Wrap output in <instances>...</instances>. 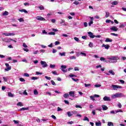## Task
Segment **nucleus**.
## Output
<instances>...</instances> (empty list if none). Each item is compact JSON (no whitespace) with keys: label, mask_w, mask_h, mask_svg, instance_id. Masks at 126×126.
<instances>
[{"label":"nucleus","mask_w":126,"mask_h":126,"mask_svg":"<svg viewBox=\"0 0 126 126\" xmlns=\"http://www.w3.org/2000/svg\"><path fill=\"white\" fill-rule=\"evenodd\" d=\"M107 61H105V63H117L118 61V57H113L112 58H107Z\"/></svg>","instance_id":"f257e3e1"},{"label":"nucleus","mask_w":126,"mask_h":126,"mask_svg":"<svg viewBox=\"0 0 126 126\" xmlns=\"http://www.w3.org/2000/svg\"><path fill=\"white\" fill-rule=\"evenodd\" d=\"M122 97H126V95L122 93H117L115 94L112 95V98H113V99H115V98H120Z\"/></svg>","instance_id":"f03ea898"},{"label":"nucleus","mask_w":126,"mask_h":126,"mask_svg":"<svg viewBox=\"0 0 126 126\" xmlns=\"http://www.w3.org/2000/svg\"><path fill=\"white\" fill-rule=\"evenodd\" d=\"M111 88H113L114 90H117V89H122L123 87L117 85H112L111 86Z\"/></svg>","instance_id":"7ed1b4c3"},{"label":"nucleus","mask_w":126,"mask_h":126,"mask_svg":"<svg viewBox=\"0 0 126 126\" xmlns=\"http://www.w3.org/2000/svg\"><path fill=\"white\" fill-rule=\"evenodd\" d=\"M40 63L43 68L47 67V66H48V64H47V63L45 61H41L40 62Z\"/></svg>","instance_id":"20e7f679"},{"label":"nucleus","mask_w":126,"mask_h":126,"mask_svg":"<svg viewBox=\"0 0 126 126\" xmlns=\"http://www.w3.org/2000/svg\"><path fill=\"white\" fill-rule=\"evenodd\" d=\"M36 19H37V20H39L40 21H46V19L45 18L40 16H37L36 17Z\"/></svg>","instance_id":"39448f33"},{"label":"nucleus","mask_w":126,"mask_h":126,"mask_svg":"<svg viewBox=\"0 0 126 126\" xmlns=\"http://www.w3.org/2000/svg\"><path fill=\"white\" fill-rule=\"evenodd\" d=\"M88 34L89 36L90 37V38H91V39H94V38H95V35H94L93 33H92V32H88Z\"/></svg>","instance_id":"423d86ee"},{"label":"nucleus","mask_w":126,"mask_h":126,"mask_svg":"<svg viewBox=\"0 0 126 126\" xmlns=\"http://www.w3.org/2000/svg\"><path fill=\"white\" fill-rule=\"evenodd\" d=\"M5 65L6 66V68H5V71H8L9 70H10L11 69V66H9V64L7 63H5Z\"/></svg>","instance_id":"0eeeda50"},{"label":"nucleus","mask_w":126,"mask_h":126,"mask_svg":"<svg viewBox=\"0 0 126 126\" xmlns=\"http://www.w3.org/2000/svg\"><path fill=\"white\" fill-rule=\"evenodd\" d=\"M66 68V65H62L61 66V69L63 72H67V69H65Z\"/></svg>","instance_id":"6e6552de"},{"label":"nucleus","mask_w":126,"mask_h":126,"mask_svg":"<svg viewBox=\"0 0 126 126\" xmlns=\"http://www.w3.org/2000/svg\"><path fill=\"white\" fill-rule=\"evenodd\" d=\"M110 30L111 31H114V32H117V31L119 30V29H118L116 26H113L112 27L110 28Z\"/></svg>","instance_id":"1a4fd4ad"},{"label":"nucleus","mask_w":126,"mask_h":126,"mask_svg":"<svg viewBox=\"0 0 126 126\" xmlns=\"http://www.w3.org/2000/svg\"><path fill=\"white\" fill-rule=\"evenodd\" d=\"M3 35L5 36H14L15 34L14 33L10 32V33H3Z\"/></svg>","instance_id":"9d476101"},{"label":"nucleus","mask_w":126,"mask_h":126,"mask_svg":"<svg viewBox=\"0 0 126 126\" xmlns=\"http://www.w3.org/2000/svg\"><path fill=\"white\" fill-rule=\"evenodd\" d=\"M103 101H111V99L110 98V97L107 96H104L103 98Z\"/></svg>","instance_id":"9b49d317"},{"label":"nucleus","mask_w":126,"mask_h":126,"mask_svg":"<svg viewBox=\"0 0 126 126\" xmlns=\"http://www.w3.org/2000/svg\"><path fill=\"white\" fill-rule=\"evenodd\" d=\"M102 47H104L105 49H106V50H108L110 48V45H109V44H106V45L103 44L102 45Z\"/></svg>","instance_id":"f8f14e48"},{"label":"nucleus","mask_w":126,"mask_h":126,"mask_svg":"<svg viewBox=\"0 0 126 126\" xmlns=\"http://www.w3.org/2000/svg\"><path fill=\"white\" fill-rule=\"evenodd\" d=\"M8 97H14V94H13L12 93L10 92H8L7 93Z\"/></svg>","instance_id":"ddd939ff"},{"label":"nucleus","mask_w":126,"mask_h":126,"mask_svg":"<svg viewBox=\"0 0 126 126\" xmlns=\"http://www.w3.org/2000/svg\"><path fill=\"white\" fill-rule=\"evenodd\" d=\"M69 96H71V97H74V92L71 91L69 93Z\"/></svg>","instance_id":"4468645a"},{"label":"nucleus","mask_w":126,"mask_h":126,"mask_svg":"<svg viewBox=\"0 0 126 126\" xmlns=\"http://www.w3.org/2000/svg\"><path fill=\"white\" fill-rule=\"evenodd\" d=\"M101 107H102L103 111H106V110L108 109V107H107V106H106L105 105H101Z\"/></svg>","instance_id":"2eb2a0df"},{"label":"nucleus","mask_w":126,"mask_h":126,"mask_svg":"<svg viewBox=\"0 0 126 126\" xmlns=\"http://www.w3.org/2000/svg\"><path fill=\"white\" fill-rule=\"evenodd\" d=\"M108 73L111 74V75H115V74H116V73H115V72H114V71L112 70H109Z\"/></svg>","instance_id":"dca6fc26"},{"label":"nucleus","mask_w":126,"mask_h":126,"mask_svg":"<svg viewBox=\"0 0 126 126\" xmlns=\"http://www.w3.org/2000/svg\"><path fill=\"white\" fill-rule=\"evenodd\" d=\"M65 54H66V53L63 52V53H60L59 55L60 56H61V57H65Z\"/></svg>","instance_id":"f3484780"},{"label":"nucleus","mask_w":126,"mask_h":126,"mask_svg":"<svg viewBox=\"0 0 126 126\" xmlns=\"http://www.w3.org/2000/svg\"><path fill=\"white\" fill-rule=\"evenodd\" d=\"M19 11H20L21 12H25V13H28V11H27V10H26V9H25L19 10Z\"/></svg>","instance_id":"a211bd4d"},{"label":"nucleus","mask_w":126,"mask_h":126,"mask_svg":"<svg viewBox=\"0 0 126 126\" xmlns=\"http://www.w3.org/2000/svg\"><path fill=\"white\" fill-rule=\"evenodd\" d=\"M106 42H113V39L109 38H107L105 41Z\"/></svg>","instance_id":"6ab92c4d"},{"label":"nucleus","mask_w":126,"mask_h":126,"mask_svg":"<svg viewBox=\"0 0 126 126\" xmlns=\"http://www.w3.org/2000/svg\"><path fill=\"white\" fill-rule=\"evenodd\" d=\"M102 124L101 123L100 121H98V122L95 123V126H101Z\"/></svg>","instance_id":"aec40b11"},{"label":"nucleus","mask_w":126,"mask_h":126,"mask_svg":"<svg viewBox=\"0 0 126 126\" xmlns=\"http://www.w3.org/2000/svg\"><path fill=\"white\" fill-rule=\"evenodd\" d=\"M17 105L19 106V107H23V103L21 102H19L17 103Z\"/></svg>","instance_id":"412c9836"},{"label":"nucleus","mask_w":126,"mask_h":126,"mask_svg":"<svg viewBox=\"0 0 126 126\" xmlns=\"http://www.w3.org/2000/svg\"><path fill=\"white\" fill-rule=\"evenodd\" d=\"M26 110H29V107H23L20 109V111H25Z\"/></svg>","instance_id":"4be33fe9"},{"label":"nucleus","mask_w":126,"mask_h":126,"mask_svg":"<svg viewBox=\"0 0 126 126\" xmlns=\"http://www.w3.org/2000/svg\"><path fill=\"white\" fill-rule=\"evenodd\" d=\"M100 60L101 61V62H104L105 63H106V62H107V61H106V59H105V58L104 57H101L100 58Z\"/></svg>","instance_id":"5701e85b"},{"label":"nucleus","mask_w":126,"mask_h":126,"mask_svg":"<svg viewBox=\"0 0 126 126\" xmlns=\"http://www.w3.org/2000/svg\"><path fill=\"white\" fill-rule=\"evenodd\" d=\"M108 126H114V124L112 122H109L107 124Z\"/></svg>","instance_id":"b1692460"},{"label":"nucleus","mask_w":126,"mask_h":126,"mask_svg":"<svg viewBox=\"0 0 126 126\" xmlns=\"http://www.w3.org/2000/svg\"><path fill=\"white\" fill-rule=\"evenodd\" d=\"M126 24H121L119 26V28H125L126 27Z\"/></svg>","instance_id":"393cba45"},{"label":"nucleus","mask_w":126,"mask_h":126,"mask_svg":"<svg viewBox=\"0 0 126 126\" xmlns=\"http://www.w3.org/2000/svg\"><path fill=\"white\" fill-rule=\"evenodd\" d=\"M111 4H112V5H117V4H118V1H114L111 3Z\"/></svg>","instance_id":"a878e982"},{"label":"nucleus","mask_w":126,"mask_h":126,"mask_svg":"<svg viewBox=\"0 0 126 126\" xmlns=\"http://www.w3.org/2000/svg\"><path fill=\"white\" fill-rule=\"evenodd\" d=\"M123 113V111L122 110V109H119V110H115V113L117 114V113Z\"/></svg>","instance_id":"bb28decb"},{"label":"nucleus","mask_w":126,"mask_h":126,"mask_svg":"<svg viewBox=\"0 0 126 126\" xmlns=\"http://www.w3.org/2000/svg\"><path fill=\"white\" fill-rule=\"evenodd\" d=\"M69 96V94H65L63 95V97L64 98H68V97Z\"/></svg>","instance_id":"cd10ccee"},{"label":"nucleus","mask_w":126,"mask_h":126,"mask_svg":"<svg viewBox=\"0 0 126 126\" xmlns=\"http://www.w3.org/2000/svg\"><path fill=\"white\" fill-rule=\"evenodd\" d=\"M109 16H110V13H109V12H106L105 17L106 18H108V17H109Z\"/></svg>","instance_id":"c85d7f7f"},{"label":"nucleus","mask_w":126,"mask_h":126,"mask_svg":"<svg viewBox=\"0 0 126 126\" xmlns=\"http://www.w3.org/2000/svg\"><path fill=\"white\" fill-rule=\"evenodd\" d=\"M2 15H3L4 16H5L6 15H8V12L5 11L3 14Z\"/></svg>","instance_id":"c756f323"},{"label":"nucleus","mask_w":126,"mask_h":126,"mask_svg":"<svg viewBox=\"0 0 126 126\" xmlns=\"http://www.w3.org/2000/svg\"><path fill=\"white\" fill-rule=\"evenodd\" d=\"M83 121H87V122H89V119L88 118V117H86V116H85V117H84V119H83Z\"/></svg>","instance_id":"7c9ffc66"},{"label":"nucleus","mask_w":126,"mask_h":126,"mask_svg":"<svg viewBox=\"0 0 126 126\" xmlns=\"http://www.w3.org/2000/svg\"><path fill=\"white\" fill-rule=\"evenodd\" d=\"M38 77H32V78H31V80H37V79H38Z\"/></svg>","instance_id":"2f4dec72"},{"label":"nucleus","mask_w":126,"mask_h":126,"mask_svg":"<svg viewBox=\"0 0 126 126\" xmlns=\"http://www.w3.org/2000/svg\"><path fill=\"white\" fill-rule=\"evenodd\" d=\"M33 94L34 95H38V91H37L36 90H34L33 91Z\"/></svg>","instance_id":"473e14b6"},{"label":"nucleus","mask_w":126,"mask_h":126,"mask_svg":"<svg viewBox=\"0 0 126 126\" xmlns=\"http://www.w3.org/2000/svg\"><path fill=\"white\" fill-rule=\"evenodd\" d=\"M50 68H55V67H56V65H55V64H51L50 65Z\"/></svg>","instance_id":"72a5a7b5"},{"label":"nucleus","mask_w":126,"mask_h":126,"mask_svg":"<svg viewBox=\"0 0 126 126\" xmlns=\"http://www.w3.org/2000/svg\"><path fill=\"white\" fill-rule=\"evenodd\" d=\"M90 97V98H91V100H92L93 101H95V98H94L95 97H94V96L91 95Z\"/></svg>","instance_id":"f704fd0d"},{"label":"nucleus","mask_w":126,"mask_h":126,"mask_svg":"<svg viewBox=\"0 0 126 126\" xmlns=\"http://www.w3.org/2000/svg\"><path fill=\"white\" fill-rule=\"evenodd\" d=\"M70 60H75L76 57L75 56H71L69 57Z\"/></svg>","instance_id":"c9c22d12"},{"label":"nucleus","mask_w":126,"mask_h":126,"mask_svg":"<svg viewBox=\"0 0 126 126\" xmlns=\"http://www.w3.org/2000/svg\"><path fill=\"white\" fill-rule=\"evenodd\" d=\"M110 34L112 35L113 36H115L116 37H118L119 36V34L115 33H111Z\"/></svg>","instance_id":"e433bc0d"},{"label":"nucleus","mask_w":126,"mask_h":126,"mask_svg":"<svg viewBox=\"0 0 126 126\" xmlns=\"http://www.w3.org/2000/svg\"><path fill=\"white\" fill-rule=\"evenodd\" d=\"M74 39L75 40V41H76V42H79L80 41L79 38H78V37H74Z\"/></svg>","instance_id":"4c0bfd02"},{"label":"nucleus","mask_w":126,"mask_h":126,"mask_svg":"<svg viewBox=\"0 0 126 126\" xmlns=\"http://www.w3.org/2000/svg\"><path fill=\"white\" fill-rule=\"evenodd\" d=\"M67 115H68V117H71V116H72V114L69 111L67 113Z\"/></svg>","instance_id":"58836bf2"},{"label":"nucleus","mask_w":126,"mask_h":126,"mask_svg":"<svg viewBox=\"0 0 126 126\" xmlns=\"http://www.w3.org/2000/svg\"><path fill=\"white\" fill-rule=\"evenodd\" d=\"M48 34L49 35H56V33L55 32H49Z\"/></svg>","instance_id":"ea45409f"},{"label":"nucleus","mask_w":126,"mask_h":126,"mask_svg":"<svg viewBox=\"0 0 126 126\" xmlns=\"http://www.w3.org/2000/svg\"><path fill=\"white\" fill-rule=\"evenodd\" d=\"M3 79L4 81H5V82H7V77H3Z\"/></svg>","instance_id":"a19ab883"},{"label":"nucleus","mask_w":126,"mask_h":126,"mask_svg":"<svg viewBox=\"0 0 126 126\" xmlns=\"http://www.w3.org/2000/svg\"><path fill=\"white\" fill-rule=\"evenodd\" d=\"M89 46V47H90V48L93 47V43L90 42Z\"/></svg>","instance_id":"79ce46f5"},{"label":"nucleus","mask_w":126,"mask_h":126,"mask_svg":"<svg viewBox=\"0 0 126 126\" xmlns=\"http://www.w3.org/2000/svg\"><path fill=\"white\" fill-rule=\"evenodd\" d=\"M60 44H61V43L59 41H56L55 42V46H58V45H60Z\"/></svg>","instance_id":"37998d69"},{"label":"nucleus","mask_w":126,"mask_h":126,"mask_svg":"<svg viewBox=\"0 0 126 126\" xmlns=\"http://www.w3.org/2000/svg\"><path fill=\"white\" fill-rule=\"evenodd\" d=\"M23 46L24 48H28V46H27V45H26V44L25 43H23Z\"/></svg>","instance_id":"c03bdc74"},{"label":"nucleus","mask_w":126,"mask_h":126,"mask_svg":"<svg viewBox=\"0 0 126 126\" xmlns=\"http://www.w3.org/2000/svg\"><path fill=\"white\" fill-rule=\"evenodd\" d=\"M84 85H85V87H89V86H91V84H85Z\"/></svg>","instance_id":"a18cd8bd"},{"label":"nucleus","mask_w":126,"mask_h":126,"mask_svg":"<svg viewBox=\"0 0 126 126\" xmlns=\"http://www.w3.org/2000/svg\"><path fill=\"white\" fill-rule=\"evenodd\" d=\"M45 78H46V79H47V80H51V77H48L47 76H45Z\"/></svg>","instance_id":"49530a36"},{"label":"nucleus","mask_w":126,"mask_h":126,"mask_svg":"<svg viewBox=\"0 0 126 126\" xmlns=\"http://www.w3.org/2000/svg\"><path fill=\"white\" fill-rule=\"evenodd\" d=\"M24 76H26V77H29V76H30V75L28 73H25L24 74Z\"/></svg>","instance_id":"de8ad7c7"},{"label":"nucleus","mask_w":126,"mask_h":126,"mask_svg":"<svg viewBox=\"0 0 126 126\" xmlns=\"http://www.w3.org/2000/svg\"><path fill=\"white\" fill-rule=\"evenodd\" d=\"M80 55H82L84 57H86V53H83V52H81Z\"/></svg>","instance_id":"09e8293b"},{"label":"nucleus","mask_w":126,"mask_h":126,"mask_svg":"<svg viewBox=\"0 0 126 126\" xmlns=\"http://www.w3.org/2000/svg\"><path fill=\"white\" fill-rule=\"evenodd\" d=\"M20 81H21L22 82H24V81H25V80L23 78H20Z\"/></svg>","instance_id":"8fccbe9b"},{"label":"nucleus","mask_w":126,"mask_h":126,"mask_svg":"<svg viewBox=\"0 0 126 126\" xmlns=\"http://www.w3.org/2000/svg\"><path fill=\"white\" fill-rule=\"evenodd\" d=\"M74 4H76V5H77L78 4H79V2L77 1H75L73 2Z\"/></svg>","instance_id":"3c124183"},{"label":"nucleus","mask_w":126,"mask_h":126,"mask_svg":"<svg viewBox=\"0 0 126 126\" xmlns=\"http://www.w3.org/2000/svg\"><path fill=\"white\" fill-rule=\"evenodd\" d=\"M93 23V21L90 20V22L89 23V26H91V25Z\"/></svg>","instance_id":"603ef678"},{"label":"nucleus","mask_w":126,"mask_h":126,"mask_svg":"<svg viewBox=\"0 0 126 126\" xmlns=\"http://www.w3.org/2000/svg\"><path fill=\"white\" fill-rule=\"evenodd\" d=\"M51 82L52 85L56 86V83L55 82V81H54V80H51Z\"/></svg>","instance_id":"864d4df0"},{"label":"nucleus","mask_w":126,"mask_h":126,"mask_svg":"<svg viewBox=\"0 0 126 126\" xmlns=\"http://www.w3.org/2000/svg\"><path fill=\"white\" fill-rule=\"evenodd\" d=\"M40 53H45V52H46V50H44V49H40L39 50Z\"/></svg>","instance_id":"5fc2aeb1"},{"label":"nucleus","mask_w":126,"mask_h":126,"mask_svg":"<svg viewBox=\"0 0 126 126\" xmlns=\"http://www.w3.org/2000/svg\"><path fill=\"white\" fill-rule=\"evenodd\" d=\"M52 73H53V74H55V75H58V73H57V71H53L52 72Z\"/></svg>","instance_id":"6e6d98bb"},{"label":"nucleus","mask_w":126,"mask_h":126,"mask_svg":"<svg viewBox=\"0 0 126 126\" xmlns=\"http://www.w3.org/2000/svg\"><path fill=\"white\" fill-rule=\"evenodd\" d=\"M64 102L65 104H66V105H68V104H69V102H68V101H67L66 100H64Z\"/></svg>","instance_id":"4d7b16f0"},{"label":"nucleus","mask_w":126,"mask_h":126,"mask_svg":"<svg viewBox=\"0 0 126 126\" xmlns=\"http://www.w3.org/2000/svg\"><path fill=\"white\" fill-rule=\"evenodd\" d=\"M94 87H96V88L101 87V85H100V84H96V85H94Z\"/></svg>","instance_id":"13d9d810"},{"label":"nucleus","mask_w":126,"mask_h":126,"mask_svg":"<svg viewBox=\"0 0 126 126\" xmlns=\"http://www.w3.org/2000/svg\"><path fill=\"white\" fill-rule=\"evenodd\" d=\"M38 8H39V9H40V10H44V8L43 6H39L38 7Z\"/></svg>","instance_id":"bf43d9fd"},{"label":"nucleus","mask_w":126,"mask_h":126,"mask_svg":"<svg viewBox=\"0 0 126 126\" xmlns=\"http://www.w3.org/2000/svg\"><path fill=\"white\" fill-rule=\"evenodd\" d=\"M13 122H14V124H19V121H18L13 120Z\"/></svg>","instance_id":"052dcab7"},{"label":"nucleus","mask_w":126,"mask_h":126,"mask_svg":"<svg viewBox=\"0 0 126 126\" xmlns=\"http://www.w3.org/2000/svg\"><path fill=\"white\" fill-rule=\"evenodd\" d=\"M87 37V36H82V39H83L84 40H86V38Z\"/></svg>","instance_id":"680f3d73"},{"label":"nucleus","mask_w":126,"mask_h":126,"mask_svg":"<svg viewBox=\"0 0 126 126\" xmlns=\"http://www.w3.org/2000/svg\"><path fill=\"white\" fill-rule=\"evenodd\" d=\"M74 70L75 71H79V69L78 68V67H74Z\"/></svg>","instance_id":"e2e57ef3"},{"label":"nucleus","mask_w":126,"mask_h":126,"mask_svg":"<svg viewBox=\"0 0 126 126\" xmlns=\"http://www.w3.org/2000/svg\"><path fill=\"white\" fill-rule=\"evenodd\" d=\"M119 81L121 83H122V84H125V81H124V80H120Z\"/></svg>","instance_id":"0e129e2a"},{"label":"nucleus","mask_w":126,"mask_h":126,"mask_svg":"<svg viewBox=\"0 0 126 126\" xmlns=\"http://www.w3.org/2000/svg\"><path fill=\"white\" fill-rule=\"evenodd\" d=\"M57 111L58 112H60V111H63V109H62V108H61L60 107H58L57 109Z\"/></svg>","instance_id":"69168bd1"},{"label":"nucleus","mask_w":126,"mask_h":126,"mask_svg":"<svg viewBox=\"0 0 126 126\" xmlns=\"http://www.w3.org/2000/svg\"><path fill=\"white\" fill-rule=\"evenodd\" d=\"M49 48H53V43H51L50 45H48Z\"/></svg>","instance_id":"338daca9"},{"label":"nucleus","mask_w":126,"mask_h":126,"mask_svg":"<svg viewBox=\"0 0 126 126\" xmlns=\"http://www.w3.org/2000/svg\"><path fill=\"white\" fill-rule=\"evenodd\" d=\"M84 27H86L87 26V23L84 22Z\"/></svg>","instance_id":"774afa93"}]
</instances>
